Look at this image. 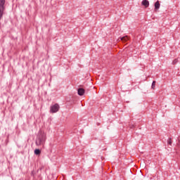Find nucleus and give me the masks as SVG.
<instances>
[{
    "mask_svg": "<svg viewBox=\"0 0 180 180\" xmlns=\"http://www.w3.org/2000/svg\"><path fill=\"white\" fill-rule=\"evenodd\" d=\"M44 141H46V134L41 133L36 141V144L37 146H41V144H44Z\"/></svg>",
    "mask_w": 180,
    "mask_h": 180,
    "instance_id": "1",
    "label": "nucleus"
},
{
    "mask_svg": "<svg viewBox=\"0 0 180 180\" xmlns=\"http://www.w3.org/2000/svg\"><path fill=\"white\" fill-rule=\"evenodd\" d=\"M4 11H5V0H0V19H2Z\"/></svg>",
    "mask_w": 180,
    "mask_h": 180,
    "instance_id": "2",
    "label": "nucleus"
},
{
    "mask_svg": "<svg viewBox=\"0 0 180 180\" xmlns=\"http://www.w3.org/2000/svg\"><path fill=\"white\" fill-rule=\"evenodd\" d=\"M60 110V105L58 103L54 104L53 105L51 106L50 108V112L51 113H57Z\"/></svg>",
    "mask_w": 180,
    "mask_h": 180,
    "instance_id": "3",
    "label": "nucleus"
},
{
    "mask_svg": "<svg viewBox=\"0 0 180 180\" xmlns=\"http://www.w3.org/2000/svg\"><path fill=\"white\" fill-rule=\"evenodd\" d=\"M141 4L145 8H148V6H150V2L148 0H143Z\"/></svg>",
    "mask_w": 180,
    "mask_h": 180,
    "instance_id": "4",
    "label": "nucleus"
},
{
    "mask_svg": "<svg viewBox=\"0 0 180 180\" xmlns=\"http://www.w3.org/2000/svg\"><path fill=\"white\" fill-rule=\"evenodd\" d=\"M77 92L79 96H82L85 94V89L80 88L77 90Z\"/></svg>",
    "mask_w": 180,
    "mask_h": 180,
    "instance_id": "5",
    "label": "nucleus"
},
{
    "mask_svg": "<svg viewBox=\"0 0 180 180\" xmlns=\"http://www.w3.org/2000/svg\"><path fill=\"white\" fill-rule=\"evenodd\" d=\"M160 1H157L155 3V9L156 11H158V9H160Z\"/></svg>",
    "mask_w": 180,
    "mask_h": 180,
    "instance_id": "6",
    "label": "nucleus"
},
{
    "mask_svg": "<svg viewBox=\"0 0 180 180\" xmlns=\"http://www.w3.org/2000/svg\"><path fill=\"white\" fill-rule=\"evenodd\" d=\"M120 40H121L122 41H127V40H129V37L125 36V37H121V38H120Z\"/></svg>",
    "mask_w": 180,
    "mask_h": 180,
    "instance_id": "7",
    "label": "nucleus"
},
{
    "mask_svg": "<svg viewBox=\"0 0 180 180\" xmlns=\"http://www.w3.org/2000/svg\"><path fill=\"white\" fill-rule=\"evenodd\" d=\"M167 144H169V146H172V139L171 138L168 139Z\"/></svg>",
    "mask_w": 180,
    "mask_h": 180,
    "instance_id": "8",
    "label": "nucleus"
},
{
    "mask_svg": "<svg viewBox=\"0 0 180 180\" xmlns=\"http://www.w3.org/2000/svg\"><path fill=\"white\" fill-rule=\"evenodd\" d=\"M34 154H36V155H39V154H40V150L35 149Z\"/></svg>",
    "mask_w": 180,
    "mask_h": 180,
    "instance_id": "9",
    "label": "nucleus"
},
{
    "mask_svg": "<svg viewBox=\"0 0 180 180\" xmlns=\"http://www.w3.org/2000/svg\"><path fill=\"white\" fill-rule=\"evenodd\" d=\"M151 88H152V89H155V81H153L152 82Z\"/></svg>",
    "mask_w": 180,
    "mask_h": 180,
    "instance_id": "10",
    "label": "nucleus"
},
{
    "mask_svg": "<svg viewBox=\"0 0 180 180\" xmlns=\"http://www.w3.org/2000/svg\"><path fill=\"white\" fill-rule=\"evenodd\" d=\"M177 61H178V60H177L176 59H175V60L173 61L174 64H176Z\"/></svg>",
    "mask_w": 180,
    "mask_h": 180,
    "instance_id": "11",
    "label": "nucleus"
}]
</instances>
